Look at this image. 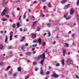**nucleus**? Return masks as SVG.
Returning <instances> with one entry per match:
<instances>
[{
  "instance_id": "f257e3e1",
  "label": "nucleus",
  "mask_w": 79,
  "mask_h": 79,
  "mask_svg": "<svg viewBox=\"0 0 79 79\" xmlns=\"http://www.w3.org/2000/svg\"><path fill=\"white\" fill-rule=\"evenodd\" d=\"M45 53L44 52L42 54L40 55L39 56H38L37 58L36 59V60H40L41 58H43V59H45Z\"/></svg>"
},
{
  "instance_id": "f03ea898",
  "label": "nucleus",
  "mask_w": 79,
  "mask_h": 79,
  "mask_svg": "<svg viewBox=\"0 0 79 79\" xmlns=\"http://www.w3.org/2000/svg\"><path fill=\"white\" fill-rule=\"evenodd\" d=\"M8 9H6V8L5 9L3 10V12L1 14V16H3L5 14V12H6L7 13H8Z\"/></svg>"
},
{
  "instance_id": "7ed1b4c3",
  "label": "nucleus",
  "mask_w": 79,
  "mask_h": 79,
  "mask_svg": "<svg viewBox=\"0 0 79 79\" xmlns=\"http://www.w3.org/2000/svg\"><path fill=\"white\" fill-rule=\"evenodd\" d=\"M13 31H11L10 33V40H12V37H13Z\"/></svg>"
},
{
  "instance_id": "20e7f679",
  "label": "nucleus",
  "mask_w": 79,
  "mask_h": 79,
  "mask_svg": "<svg viewBox=\"0 0 79 79\" xmlns=\"http://www.w3.org/2000/svg\"><path fill=\"white\" fill-rule=\"evenodd\" d=\"M52 77H55V78H57V77H59V76H58V75L56 73H53L52 74Z\"/></svg>"
},
{
  "instance_id": "39448f33",
  "label": "nucleus",
  "mask_w": 79,
  "mask_h": 79,
  "mask_svg": "<svg viewBox=\"0 0 79 79\" xmlns=\"http://www.w3.org/2000/svg\"><path fill=\"white\" fill-rule=\"evenodd\" d=\"M71 61H72L71 60L68 59L67 60V63L68 64H71Z\"/></svg>"
},
{
  "instance_id": "423d86ee",
  "label": "nucleus",
  "mask_w": 79,
  "mask_h": 79,
  "mask_svg": "<svg viewBox=\"0 0 79 79\" xmlns=\"http://www.w3.org/2000/svg\"><path fill=\"white\" fill-rule=\"evenodd\" d=\"M67 15H64V17L67 20H68V19H70L71 18V17H70V16H69L68 17L66 18V17H67Z\"/></svg>"
},
{
  "instance_id": "0eeeda50",
  "label": "nucleus",
  "mask_w": 79,
  "mask_h": 79,
  "mask_svg": "<svg viewBox=\"0 0 79 79\" xmlns=\"http://www.w3.org/2000/svg\"><path fill=\"white\" fill-rule=\"evenodd\" d=\"M74 10L73 9H71L70 10V15H73L74 14Z\"/></svg>"
},
{
  "instance_id": "6e6552de",
  "label": "nucleus",
  "mask_w": 79,
  "mask_h": 79,
  "mask_svg": "<svg viewBox=\"0 0 79 79\" xmlns=\"http://www.w3.org/2000/svg\"><path fill=\"white\" fill-rule=\"evenodd\" d=\"M68 1V0H63L61 2V3L62 4H64V3H65L66 2Z\"/></svg>"
},
{
  "instance_id": "1a4fd4ad",
  "label": "nucleus",
  "mask_w": 79,
  "mask_h": 79,
  "mask_svg": "<svg viewBox=\"0 0 79 79\" xmlns=\"http://www.w3.org/2000/svg\"><path fill=\"white\" fill-rule=\"evenodd\" d=\"M36 37H37V35H36V34H34L32 35V39H35Z\"/></svg>"
},
{
  "instance_id": "9d476101",
  "label": "nucleus",
  "mask_w": 79,
  "mask_h": 79,
  "mask_svg": "<svg viewBox=\"0 0 79 79\" xmlns=\"http://www.w3.org/2000/svg\"><path fill=\"white\" fill-rule=\"evenodd\" d=\"M44 60L43 59L41 60L40 61V64H41V65H44Z\"/></svg>"
},
{
  "instance_id": "9b49d317",
  "label": "nucleus",
  "mask_w": 79,
  "mask_h": 79,
  "mask_svg": "<svg viewBox=\"0 0 79 79\" xmlns=\"http://www.w3.org/2000/svg\"><path fill=\"white\" fill-rule=\"evenodd\" d=\"M21 67H19L17 69L18 71L19 72H21Z\"/></svg>"
},
{
  "instance_id": "f8f14e48",
  "label": "nucleus",
  "mask_w": 79,
  "mask_h": 79,
  "mask_svg": "<svg viewBox=\"0 0 79 79\" xmlns=\"http://www.w3.org/2000/svg\"><path fill=\"white\" fill-rule=\"evenodd\" d=\"M38 42L40 44H42V41L41 40V39L40 38H39L38 40Z\"/></svg>"
},
{
  "instance_id": "ddd939ff",
  "label": "nucleus",
  "mask_w": 79,
  "mask_h": 79,
  "mask_svg": "<svg viewBox=\"0 0 79 79\" xmlns=\"http://www.w3.org/2000/svg\"><path fill=\"white\" fill-rule=\"evenodd\" d=\"M37 31H40V29H41V28H40V27L39 26H37Z\"/></svg>"
},
{
  "instance_id": "4468645a",
  "label": "nucleus",
  "mask_w": 79,
  "mask_h": 79,
  "mask_svg": "<svg viewBox=\"0 0 79 79\" xmlns=\"http://www.w3.org/2000/svg\"><path fill=\"white\" fill-rule=\"evenodd\" d=\"M21 48L22 50H24V49H25V46H24V45H22L21 46Z\"/></svg>"
},
{
  "instance_id": "2eb2a0df",
  "label": "nucleus",
  "mask_w": 79,
  "mask_h": 79,
  "mask_svg": "<svg viewBox=\"0 0 79 79\" xmlns=\"http://www.w3.org/2000/svg\"><path fill=\"white\" fill-rule=\"evenodd\" d=\"M66 54V50L64 49L63 51V56H65Z\"/></svg>"
},
{
  "instance_id": "dca6fc26",
  "label": "nucleus",
  "mask_w": 79,
  "mask_h": 79,
  "mask_svg": "<svg viewBox=\"0 0 79 79\" xmlns=\"http://www.w3.org/2000/svg\"><path fill=\"white\" fill-rule=\"evenodd\" d=\"M64 47H69V44L68 43H65L64 45Z\"/></svg>"
},
{
  "instance_id": "f3484780",
  "label": "nucleus",
  "mask_w": 79,
  "mask_h": 79,
  "mask_svg": "<svg viewBox=\"0 0 79 79\" xmlns=\"http://www.w3.org/2000/svg\"><path fill=\"white\" fill-rule=\"evenodd\" d=\"M7 41H8V36H7V35H6V36L5 42H7Z\"/></svg>"
},
{
  "instance_id": "a211bd4d",
  "label": "nucleus",
  "mask_w": 79,
  "mask_h": 79,
  "mask_svg": "<svg viewBox=\"0 0 79 79\" xmlns=\"http://www.w3.org/2000/svg\"><path fill=\"white\" fill-rule=\"evenodd\" d=\"M44 73V72H43V70L42 69V68L41 69V71H40V74H43Z\"/></svg>"
},
{
  "instance_id": "6ab92c4d",
  "label": "nucleus",
  "mask_w": 79,
  "mask_h": 79,
  "mask_svg": "<svg viewBox=\"0 0 79 79\" xmlns=\"http://www.w3.org/2000/svg\"><path fill=\"white\" fill-rule=\"evenodd\" d=\"M70 5V4H69L66 6H65V7H64L65 9H66L67 8H68V7H69V6Z\"/></svg>"
},
{
  "instance_id": "aec40b11",
  "label": "nucleus",
  "mask_w": 79,
  "mask_h": 79,
  "mask_svg": "<svg viewBox=\"0 0 79 79\" xmlns=\"http://www.w3.org/2000/svg\"><path fill=\"white\" fill-rule=\"evenodd\" d=\"M62 64L63 65H64V59H62Z\"/></svg>"
},
{
  "instance_id": "412c9836",
  "label": "nucleus",
  "mask_w": 79,
  "mask_h": 79,
  "mask_svg": "<svg viewBox=\"0 0 79 79\" xmlns=\"http://www.w3.org/2000/svg\"><path fill=\"white\" fill-rule=\"evenodd\" d=\"M30 76H29V75L26 76L25 77V79H28L29 78V77Z\"/></svg>"
},
{
  "instance_id": "4be33fe9",
  "label": "nucleus",
  "mask_w": 79,
  "mask_h": 79,
  "mask_svg": "<svg viewBox=\"0 0 79 79\" xmlns=\"http://www.w3.org/2000/svg\"><path fill=\"white\" fill-rule=\"evenodd\" d=\"M17 28L19 27L20 26V24L19 23H17Z\"/></svg>"
},
{
  "instance_id": "5701e85b",
  "label": "nucleus",
  "mask_w": 79,
  "mask_h": 79,
  "mask_svg": "<svg viewBox=\"0 0 79 79\" xmlns=\"http://www.w3.org/2000/svg\"><path fill=\"white\" fill-rule=\"evenodd\" d=\"M17 75H18V72H16L13 74V76L15 77L16 76H17Z\"/></svg>"
},
{
  "instance_id": "b1692460",
  "label": "nucleus",
  "mask_w": 79,
  "mask_h": 79,
  "mask_svg": "<svg viewBox=\"0 0 79 79\" xmlns=\"http://www.w3.org/2000/svg\"><path fill=\"white\" fill-rule=\"evenodd\" d=\"M3 48V46L2 45H0V49L1 50Z\"/></svg>"
},
{
  "instance_id": "393cba45",
  "label": "nucleus",
  "mask_w": 79,
  "mask_h": 79,
  "mask_svg": "<svg viewBox=\"0 0 79 79\" xmlns=\"http://www.w3.org/2000/svg\"><path fill=\"white\" fill-rule=\"evenodd\" d=\"M11 68V66H8V67H7V68L6 69V71H8V69H10V68Z\"/></svg>"
},
{
  "instance_id": "a878e982",
  "label": "nucleus",
  "mask_w": 79,
  "mask_h": 79,
  "mask_svg": "<svg viewBox=\"0 0 79 79\" xmlns=\"http://www.w3.org/2000/svg\"><path fill=\"white\" fill-rule=\"evenodd\" d=\"M48 6L49 7H51L52 6V4L51 3H48Z\"/></svg>"
},
{
  "instance_id": "bb28decb",
  "label": "nucleus",
  "mask_w": 79,
  "mask_h": 79,
  "mask_svg": "<svg viewBox=\"0 0 79 79\" xmlns=\"http://www.w3.org/2000/svg\"><path fill=\"white\" fill-rule=\"evenodd\" d=\"M12 27H13V28H15V27H16V24H15V23H14L12 26Z\"/></svg>"
},
{
  "instance_id": "cd10ccee",
  "label": "nucleus",
  "mask_w": 79,
  "mask_h": 79,
  "mask_svg": "<svg viewBox=\"0 0 79 79\" xmlns=\"http://www.w3.org/2000/svg\"><path fill=\"white\" fill-rule=\"evenodd\" d=\"M26 13H25L24 14V15H23V19H25V18H26Z\"/></svg>"
},
{
  "instance_id": "c85d7f7f",
  "label": "nucleus",
  "mask_w": 79,
  "mask_h": 79,
  "mask_svg": "<svg viewBox=\"0 0 79 79\" xmlns=\"http://www.w3.org/2000/svg\"><path fill=\"white\" fill-rule=\"evenodd\" d=\"M37 46V44H34L32 45L33 47H36Z\"/></svg>"
},
{
  "instance_id": "c756f323",
  "label": "nucleus",
  "mask_w": 79,
  "mask_h": 79,
  "mask_svg": "<svg viewBox=\"0 0 79 79\" xmlns=\"http://www.w3.org/2000/svg\"><path fill=\"white\" fill-rule=\"evenodd\" d=\"M34 66H35L37 64V62H34L33 63Z\"/></svg>"
},
{
  "instance_id": "7c9ffc66",
  "label": "nucleus",
  "mask_w": 79,
  "mask_h": 79,
  "mask_svg": "<svg viewBox=\"0 0 79 79\" xmlns=\"http://www.w3.org/2000/svg\"><path fill=\"white\" fill-rule=\"evenodd\" d=\"M50 73V72L49 71H48L47 73H46V74H47V75H48V74H49Z\"/></svg>"
},
{
  "instance_id": "2f4dec72",
  "label": "nucleus",
  "mask_w": 79,
  "mask_h": 79,
  "mask_svg": "<svg viewBox=\"0 0 79 79\" xmlns=\"http://www.w3.org/2000/svg\"><path fill=\"white\" fill-rule=\"evenodd\" d=\"M46 45V43H45V42H44L43 44V47H44V46Z\"/></svg>"
},
{
  "instance_id": "473e14b6",
  "label": "nucleus",
  "mask_w": 79,
  "mask_h": 79,
  "mask_svg": "<svg viewBox=\"0 0 79 79\" xmlns=\"http://www.w3.org/2000/svg\"><path fill=\"white\" fill-rule=\"evenodd\" d=\"M3 64V61L0 62V65L2 66Z\"/></svg>"
},
{
  "instance_id": "72a5a7b5",
  "label": "nucleus",
  "mask_w": 79,
  "mask_h": 79,
  "mask_svg": "<svg viewBox=\"0 0 79 79\" xmlns=\"http://www.w3.org/2000/svg\"><path fill=\"white\" fill-rule=\"evenodd\" d=\"M26 54L27 55H30L31 54V52H27Z\"/></svg>"
},
{
  "instance_id": "f704fd0d",
  "label": "nucleus",
  "mask_w": 79,
  "mask_h": 79,
  "mask_svg": "<svg viewBox=\"0 0 79 79\" xmlns=\"http://www.w3.org/2000/svg\"><path fill=\"white\" fill-rule=\"evenodd\" d=\"M79 0H78V1L77 2V6H78V5H79Z\"/></svg>"
},
{
  "instance_id": "c9c22d12",
  "label": "nucleus",
  "mask_w": 79,
  "mask_h": 79,
  "mask_svg": "<svg viewBox=\"0 0 79 79\" xmlns=\"http://www.w3.org/2000/svg\"><path fill=\"white\" fill-rule=\"evenodd\" d=\"M7 20V19H2V21H6Z\"/></svg>"
},
{
  "instance_id": "e433bc0d",
  "label": "nucleus",
  "mask_w": 79,
  "mask_h": 79,
  "mask_svg": "<svg viewBox=\"0 0 79 79\" xmlns=\"http://www.w3.org/2000/svg\"><path fill=\"white\" fill-rule=\"evenodd\" d=\"M48 37H50V36H51V33L49 32H48Z\"/></svg>"
},
{
  "instance_id": "4c0bfd02",
  "label": "nucleus",
  "mask_w": 79,
  "mask_h": 79,
  "mask_svg": "<svg viewBox=\"0 0 79 79\" xmlns=\"http://www.w3.org/2000/svg\"><path fill=\"white\" fill-rule=\"evenodd\" d=\"M31 19H32V20H34L35 19V17H34L33 16L31 17Z\"/></svg>"
},
{
  "instance_id": "58836bf2",
  "label": "nucleus",
  "mask_w": 79,
  "mask_h": 79,
  "mask_svg": "<svg viewBox=\"0 0 79 79\" xmlns=\"http://www.w3.org/2000/svg\"><path fill=\"white\" fill-rule=\"evenodd\" d=\"M33 42L34 43H37V40H34L33 41Z\"/></svg>"
},
{
  "instance_id": "ea45409f",
  "label": "nucleus",
  "mask_w": 79,
  "mask_h": 79,
  "mask_svg": "<svg viewBox=\"0 0 79 79\" xmlns=\"http://www.w3.org/2000/svg\"><path fill=\"white\" fill-rule=\"evenodd\" d=\"M47 25L48 26H51V23H48L47 24Z\"/></svg>"
},
{
  "instance_id": "a19ab883",
  "label": "nucleus",
  "mask_w": 79,
  "mask_h": 79,
  "mask_svg": "<svg viewBox=\"0 0 79 79\" xmlns=\"http://www.w3.org/2000/svg\"><path fill=\"white\" fill-rule=\"evenodd\" d=\"M12 47H11V46H9L8 47V49H10V48H11Z\"/></svg>"
},
{
  "instance_id": "79ce46f5",
  "label": "nucleus",
  "mask_w": 79,
  "mask_h": 79,
  "mask_svg": "<svg viewBox=\"0 0 79 79\" xmlns=\"http://www.w3.org/2000/svg\"><path fill=\"white\" fill-rule=\"evenodd\" d=\"M76 79H79V76H78L76 75Z\"/></svg>"
},
{
  "instance_id": "37998d69",
  "label": "nucleus",
  "mask_w": 79,
  "mask_h": 79,
  "mask_svg": "<svg viewBox=\"0 0 79 79\" xmlns=\"http://www.w3.org/2000/svg\"><path fill=\"white\" fill-rule=\"evenodd\" d=\"M29 45V44L28 43H26L25 44V46L26 47H27Z\"/></svg>"
},
{
  "instance_id": "c03bdc74",
  "label": "nucleus",
  "mask_w": 79,
  "mask_h": 79,
  "mask_svg": "<svg viewBox=\"0 0 79 79\" xmlns=\"http://www.w3.org/2000/svg\"><path fill=\"white\" fill-rule=\"evenodd\" d=\"M21 16L20 15V16H19V20H20V21H21Z\"/></svg>"
},
{
  "instance_id": "a18cd8bd",
  "label": "nucleus",
  "mask_w": 79,
  "mask_h": 79,
  "mask_svg": "<svg viewBox=\"0 0 79 79\" xmlns=\"http://www.w3.org/2000/svg\"><path fill=\"white\" fill-rule=\"evenodd\" d=\"M12 15L13 16H15V12H13Z\"/></svg>"
},
{
  "instance_id": "49530a36",
  "label": "nucleus",
  "mask_w": 79,
  "mask_h": 79,
  "mask_svg": "<svg viewBox=\"0 0 79 79\" xmlns=\"http://www.w3.org/2000/svg\"><path fill=\"white\" fill-rule=\"evenodd\" d=\"M11 74H12V73L10 71V72H9V75H11Z\"/></svg>"
},
{
  "instance_id": "de8ad7c7",
  "label": "nucleus",
  "mask_w": 79,
  "mask_h": 79,
  "mask_svg": "<svg viewBox=\"0 0 79 79\" xmlns=\"http://www.w3.org/2000/svg\"><path fill=\"white\" fill-rule=\"evenodd\" d=\"M56 66H60V64L58 63H57L56 64Z\"/></svg>"
},
{
  "instance_id": "09e8293b",
  "label": "nucleus",
  "mask_w": 79,
  "mask_h": 79,
  "mask_svg": "<svg viewBox=\"0 0 79 79\" xmlns=\"http://www.w3.org/2000/svg\"><path fill=\"white\" fill-rule=\"evenodd\" d=\"M77 19H78V20H79V16L78 15H77Z\"/></svg>"
},
{
  "instance_id": "8fccbe9b",
  "label": "nucleus",
  "mask_w": 79,
  "mask_h": 79,
  "mask_svg": "<svg viewBox=\"0 0 79 79\" xmlns=\"http://www.w3.org/2000/svg\"><path fill=\"white\" fill-rule=\"evenodd\" d=\"M48 49H46L45 51V53H47L48 52Z\"/></svg>"
},
{
  "instance_id": "3c124183",
  "label": "nucleus",
  "mask_w": 79,
  "mask_h": 79,
  "mask_svg": "<svg viewBox=\"0 0 79 79\" xmlns=\"http://www.w3.org/2000/svg\"><path fill=\"white\" fill-rule=\"evenodd\" d=\"M35 70L36 71H37V70H38V68H35Z\"/></svg>"
},
{
  "instance_id": "603ef678",
  "label": "nucleus",
  "mask_w": 79,
  "mask_h": 79,
  "mask_svg": "<svg viewBox=\"0 0 79 79\" xmlns=\"http://www.w3.org/2000/svg\"><path fill=\"white\" fill-rule=\"evenodd\" d=\"M5 5H6L5 4V2H4L2 3V5H3V6H5Z\"/></svg>"
},
{
  "instance_id": "864d4df0",
  "label": "nucleus",
  "mask_w": 79,
  "mask_h": 79,
  "mask_svg": "<svg viewBox=\"0 0 79 79\" xmlns=\"http://www.w3.org/2000/svg\"><path fill=\"white\" fill-rule=\"evenodd\" d=\"M5 16L7 18H9V17H10V16H9V15H5Z\"/></svg>"
},
{
  "instance_id": "5fc2aeb1",
  "label": "nucleus",
  "mask_w": 79,
  "mask_h": 79,
  "mask_svg": "<svg viewBox=\"0 0 79 79\" xmlns=\"http://www.w3.org/2000/svg\"><path fill=\"white\" fill-rule=\"evenodd\" d=\"M20 31L21 32H22V31H23V29H22V28H20Z\"/></svg>"
},
{
  "instance_id": "6e6d98bb",
  "label": "nucleus",
  "mask_w": 79,
  "mask_h": 79,
  "mask_svg": "<svg viewBox=\"0 0 79 79\" xmlns=\"http://www.w3.org/2000/svg\"><path fill=\"white\" fill-rule=\"evenodd\" d=\"M32 51H34L35 50V48H32Z\"/></svg>"
},
{
  "instance_id": "4d7b16f0",
  "label": "nucleus",
  "mask_w": 79,
  "mask_h": 79,
  "mask_svg": "<svg viewBox=\"0 0 79 79\" xmlns=\"http://www.w3.org/2000/svg\"><path fill=\"white\" fill-rule=\"evenodd\" d=\"M27 29H24L23 30V31L24 32H26V31H27Z\"/></svg>"
},
{
  "instance_id": "13d9d810",
  "label": "nucleus",
  "mask_w": 79,
  "mask_h": 79,
  "mask_svg": "<svg viewBox=\"0 0 79 79\" xmlns=\"http://www.w3.org/2000/svg\"><path fill=\"white\" fill-rule=\"evenodd\" d=\"M42 11H41L40 12V16H42Z\"/></svg>"
},
{
  "instance_id": "bf43d9fd",
  "label": "nucleus",
  "mask_w": 79,
  "mask_h": 79,
  "mask_svg": "<svg viewBox=\"0 0 79 79\" xmlns=\"http://www.w3.org/2000/svg\"><path fill=\"white\" fill-rule=\"evenodd\" d=\"M18 35H15L14 36V37H15V38H17V37H18Z\"/></svg>"
},
{
  "instance_id": "052dcab7",
  "label": "nucleus",
  "mask_w": 79,
  "mask_h": 79,
  "mask_svg": "<svg viewBox=\"0 0 79 79\" xmlns=\"http://www.w3.org/2000/svg\"><path fill=\"white\" fill-rule=\"evenodd\" d=\"M27 22H28L29 21V20L28 19H26Z\"/></svg>"
},
{
  "instance_id": "680f3d73",
  "label": "nucleus",
  "mask_w": 79,
  "mask_h": 79,
  "mask_svg": "<svg viewBox=\"0 0 79 79\" xmlns=\"http://www.w3.org/2000/svg\"><path fill=\"white\" fill-rule=\"evenodd\" d=\"M18 2H20V1L18 0L16 2V3H18Z\"/></svg>"
},
{
  "instance_id": "e2e57ef3",
  "label": "nucleus",
  "mask_w": 79,
  "mask_h": 79,
  "mask_svg": "<svg viewBox=\"0 0 79 79\" xmlns=\"http://www.w3.org/2000/svg\"><path fill=\"white\" fill-rule=\"evenodd\" d=\"M35 53H36V52L35 51H34L33 52V54H35Z\"/></svg>"
},
{
  "instance_id": "0e129e2a",
  "label": "nucleus",
  "mask_w": 79,
  "mask_h": 79,
  "mask_svg": "<svg viewBox=\"0 0 79 79\" xmlns=\"http://www.w3.org/2000/svg\"><path fill=\"white\" fill-rule=\"evenodd\" d=\"M19 55L21 56H23V54H19Z\"/></svg>"
},
{
  "instance_id": "69168bd1",
  "label": "nucleus",
  "mask_w": 79,
  "mask_h": 79,
  "mask_svg": "<svg viewBox=\"0 0 79 79\" xmlns=\"http://www.w3.org/2000/svg\"><path fill=\"white\" fill-rule=\"evenodd\" d=\"M44 9H46V6H44L43 7Z\"/></svg>"
},
{
  "instance_id": "338daca9",
  "label": "nucleus",
  "mask_w": 79,
  "mask_h": 79,
  "mask_svg": "<svg viewBox=\"0 0 79 79\" xmlns=\"http://www.w3.org/2000/svg\"><path fill=\"white\" fill-rule=\"evenodd\" d=\"M36 23H37V22L35 21L33 23V24H36Z\"/></svg>"
},
{
  "instance_id": "774afa93",
  "label": "nucleus",
  "mask_w": 79,
  "mask_h": 79,
  "mask_svg": "<svg viewBox=\"0 0 79 79\" xmlns=\"http://www.w3.org/2000/svg\"><path fill=\"white\" fill-rule=\"evenodd\" d=\"M53 44H56V42L55 41H54L53 43Z\"/></svg>"
}]
</instances>
